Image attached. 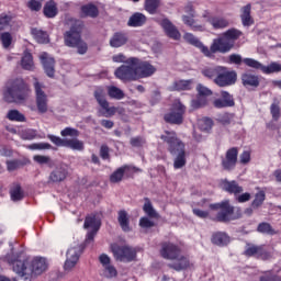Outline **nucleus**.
I'll list each match as a JSON object with an SVG mask.
<instances>
[{"instance_id":"nucleus-36","label":"nucleus","mask_w":281,"mask_h":281,"mask_svg":"<svg viewBox=\"0 0 281 281\" xmlns=\"http://www.w3.org/2000/svg\"><path fill=\"white\" fill-rule=\"evenodd\" d=\"M31 33L33 34L35 41H37L40 44L45 45L46 43H49V35L47 32L38 29H32Z\"/></svg>"},{"instance_id":"nucleus-40","label":"nucleus","mask_w":281,"mask_h":281,"mask_svg":"<svg viewBox=\"0 0 281 281\" xmlns=\"http://www.w3.org/2000/svg\"><path fill=\"white\" fill-rule=\"evenodd\" d=\"M270 115L272 116L273 122H278L281 117V108L278 99H274L270 105Z\"/></svg>"},{"instance_id":"nucleus-48","label":"nucleus","mask_w":281,"mask_h":281,"mask_svg":"<svg viewBox=\"0 0 281 281\" xmlns=\"http://www.w3.org/2000/svg\"><path fill=\"white\" fill-rule=\"evenodd\" d=\"M10 194H11V200L13 201H21L23 200V189H21V184L16 183L14 184L11 190H10Z\"/></svg>"},{"instance_id":"nucleus-17","label":"nucleus","mask_w":281,"mask_h":281,"mask_svg":"<svg viewBox=\"0 0 281 281\" xmlns=\"http://www.w3.org/2000/svg\"><path fill=\"white\" fill-rule=\"evenodd\" d=\"M236 164H238V147H232L226 150L225 157H222V168L232 172L236 168Z\"/></svg>"},{"instance_id":"nucleus-18","label":"nucleus","mask_w":281,"mask_h":281,"mask_svg":"<svg viewBox=\"0 0 281 281\" xmlns=\"http://www.w3.org/2000/svg\"><path fill=\"white\" fill-rule=\"evenodd\" d=\"M181 254V248L172 243H162L160 249V256L166 260H177Z\"/></svg>"},{"instance_id":"nucleus-13","label":"nucleus","mask_w":281,"mask_h":281,"mask_svg":"<svg viewBox=\"0 0 281 281\" xmlns=\"http://www.w3.org/2000/svg\"><path fill=\"white\" fill-rule=\"evenodd\" d=\"M82 251H85V246L82 245H76L67 250L66 261L64 263L65 271H71V269L78 265V260H80Z\"/></svg>"},{"instance_id":"nucleus-60","label":"nucleus","mask_w":281,"mask_h":281,"mask_svg":"<svg viewBox=\"0 0 281 281\" xmlns=\"http://www.w3.org/2000/svg\"><path fill=\"white\" fill-rule=\"evenodd\" d=\"M104 276L105 278H115V276H117V270L112 265L105 266Z\"/></svg>"},{"instance_id":"nucleus-14","label":"nucleus","mask_w":281,"mask_h":281,"mask_svg":"<svg viewBox=\"0 0 281 281\" xmlns=\"http://www.w3.org/2000/svg\"><path fill=\"white\" fill-rule=\"evenodd\" d=\"M33 87L35 89V102L38 113H47V94L43 89H45V86L43 83L38 82L37 79H35Z\"/></svg>"},{"instance_id":"nucleus-38","label":"nucleus","mask_w":281,"mask_h":281,"mask_svg":"<svg viewBox=\"0 0 281 281\" xmlns=\"http://www.w3.org/2000/svg\"><path fill=\"white\" fill-rule=\"evenodd\" d=\"M65 147L71 148V150H85V143L78 138H71L65 140Z\"/></svg>"},{"instance_id":"nucleus-30","label":"nucleus","mask_w":281,"mask_h":281,"mask_svg":"<svg viewBox=\"0 0 281 281\" xmlns=\"http://www.w3.org/2000/svg\"><path fill=\"white\" fill-rule=\"evenodd\" d=\"M145 24H146V15L139 12L132 14L127 21L128 27H142V25H145Z\"/></svg>"},{"instance_id":"nucleus-54","label":"nucleus","mask_w":281,"mask_h":281,"mask_svg":"<svg viewBox=\"0 0 281 281\" xmlns=\"http://www.w3.org/2000/svg\"><path fill=\"white\" fill-rule=\"evenodd\" d=\"M22 166H23V162L19 159L7 161V170H9V172H14V170H19V168Z\"/></svg>"},{"instance_id":"nucleus-44","label":"nucleus","mask_w":281,"mask_h":281,"mask_svg":"<svg viewBox=\"0 0 281 281\" xmlns=\"http://www.w3.org/2000/svg\"><path fill=\"white\" fill-rule=\"evenodd\" d=\"M210 23L214 27V30H223L224 27H227L229 25V22L224 18L213 16L210 20Z\"/></svg>"},{"instance_id":"nucleus-12","label":"nucleus","mask_w":281,"mask_h":281,"mask_svg":"<svg viewBox=\"0 0 281 281\" xmlns=\"http://www.w3.org/2000/svg\"><path fill=\"white\" fill-rule=\"evenodd\" d=\"M114 76L123 82L137 80V68L133 64L122 65L114 71Z\"/></svg>"},{"instance_id":"nucleus-51","label":"nucleus","mask_w":281,"mask_h":281,"mask_svg":"<svg viewBox=\"0 0 281 281\" xmlns=\"http://www.w3.org/2000/svg\"><path fill=\"white\" fill-rule=\"evenodd\" d=\"M157 8H159V0H145V10H147L149 14H155Z\"/></svg>"},{"instance_id":"nucleus-33","label":"nucleus","mask_w":281,"mask_h":281,"mask_svg":"<svg viewBox=\"0 0 281 281\" xmlns=\"http://www.w3.org/2000/svg\"><path fill=\"white\" fill-rule=\"evenodd\" d=\"M194 85V80H178L173 82V91H190Z\"/></svg>"},{"instance_id":"nucleus-61","label":"nucleus","mask_w":281,"mask_h":281,"mask_svg":"<svg viewBox=\"0 0 281 281\" xmlns=\"http://www.w3.org/2000/svg\"><path fill=\"white\" fill-rule=\"evenodd\" d=\"M27 8H30L32 12H41V8H43V4L38 0H30L27 3Z\"/></svg>"},{"instance_id":"nucleus-46","label":"nucleus","mask_w":281,"mask_h":281,"mask_svg":"<svg viewBox=\"0 0 281 281\" xmlns=\"http://www.w3.org/2000/svg\"><path fill=\"white\" fill-rule=\"evenodd\" d=\"M143 212H145L149 218H157V211H155V207H153V202H150V199L148 198H145Z\"/></svg>"},{"instance_id":"nucleus-32","label":"nucleus","mask_w":281,"mask_h":281,"mask_svg":"<svg viewBox=\"0 0 281 281\" xmlns=\"http://www.w3.org/2000/svg\"><path fill=\"white\" fill-rule=\"evenodd\" d=\"M184 41H187V43H189L190 45H193V47H198V49H200L201 54H205V45L203 44V42L200 41L199 37L192 35V33H187L183 36Z\"/></svg>"},{"instance_id":"nucleus-31","label":"nucleus","mask_w":281,"mask_h":281,"mask_svg":"<svg viewBox=\"0 0 281 281\" xmlns=\"http://www.w3.org/2000/svg\"><path fill=\"white\" fill-rule=\"evenodd\" d=\"M82 16H89L90 19H98L100 15V10L95 4L89 3L81 7Z\"/></svg>"},{"instance_id":"nucleus-20","label":"nucleus","mask_w":281,"mask_h":281,"mask_svg":"<svg viewBox=\"0 0 281 281\" xmlns=\"http://www.w3.org/2000/svg\"><path fill=\"white\" fill-rule=\"evenodd\" d=\"M159 25L162 27L166 36L168 38H172V41H180L181 40V32L179 29L175 26V24L169 19H162L159 22Z\"/></svg>"},{"instance_id":"nucleus-55","label":"nucleus","mask_w":281,"mask_h":281,"mask_svg":"<svg viewBox=\"0 0 281 281\" xmlns=\"http://www.w3.org/2000/svg\"><path fill=\"white\" fill-rule=\"evenodd\" d=\"M33 161L40 164V166H49V164H52V158L49 156L35 155Z\"/></svg>"},{"instance_id":"nucleus-29","label":"nucleus","mask_w":281,"mask_h":281,"mask_svg":"<svg viewBox=\"0 0 281 281\" xmlns=\"http://www.w3.org/2000/svg\"><path fill=\"white\" fill-rule=\"evenodd\" d=\"M240 19L244 27H250V25H254V18H251V4H247L241 8Z\"/></svg>"},{"instance_id":"nucleus-50","label":"nucleus","mask_w":281,"mask_h":281,"mask_svg":"<svg viewBox=\"0 0 281 281\" xmlns=\"http://www.w3.org/2000/svg\"><path fill=\"white\" fill-rule=\"evenodd\" d=\"M212 126H214V121L210 117H204L201 121H199V128L204 131V133H209V131H212Z\"/></svg>"},{"instance_id":"nucleus-43","label":"nucleus","mask_w":281,"mask_h":281,"mask_svg":"<svg viewBox=\"0 0 281 281\" xmlns=\"http://www.w3.org/2000/svg\"><path fill=\"white\" fill-rule=\"evenodd\" d=\"M182 21L186 25H189V27H191V30H193L194 32H203V25L196 24L194 18H192L191 15H183Z\"/></svg>"},{"instance_id":"nucleus-2","label":"nucleus","mask_w":281,"mask_h":281,"mask_svg":"<svg viewBox=\"0 0 281 281\" xmlns=\"http://www.w3.org/2000/svg\"><path fill=\"white\" fill-rule=\"evenodd\" d=\"M85 30V22L76 20L71 23L70 29L64 33V43L66 47L77 49V54L85 56L89 52V45L82 41V31Z\"/></svg>"},{"instance_id":"nucleus-42","label":"nucleus","mask_w":281,"mask_h":281,"mask_svg":"<svg viewBox=\"0 0 281 281\" xmlns=\"http://www.w3.org/2000/svg\"><path fill=\"white\" fill-rule=\"evenodd\" d=\"M221 70V66H215V67H207L202 69V76L204 78H209V80H214L218 77V71Z\"/></svg>"},{"instance_id":"nucleus-35","label":"nucleus","mask_w":281,"mask_h":281,"mask_svg":"<svg viewBox=\"0 0 281 281\" xmlns=\"http://www.w3.org/2000/svg\"><path fill=\"white\" fill-rule=\"evenodd\" d=\"M128 165L122 166L117 168L111 176H110V181L111 183H120L124 179V172L128 170Z\"/></svg>"},{"instance_id":"nucleus-3","label":"nucleus","mask_w":281,"mask_h":281,"mask_svg":"<svg viewBox=\"0 0 281 281\" xmlns=\"http://www.w3.org/2000/svg\"><path fill=\"white\" fill-rule=\"evenodd\" d=\"M5 100L12 102H25L30 98V86L23 79H15L4 95Z\"/></svg>"},{"instance_id":"nucleus-1","label":"nucleus","mask_w":281,"mask_h":281,"mask_svg":"<svg viewBox=\"0 0 281 281\" xmlns=\"http://www.w3.org/2000/svg\"><path fill=\"white\" fill-rule=\"evenodd\" d=\"M160 139L168 144V150L171 155H176L173 160L175 170H181L188 164L186 159V145L179 137H177V132L175 131H165L160 136Z\"/></svg>"},{"instance_id":"nucleus-24","label":"nucleus","mask_w":281,"mask_h":281,"mask_svg":"<svg viewBox=\"0 0 281 281\" xmlns=\"http://www.w3.org/2000/svg\"><path fill=\"white\" fill-rule=\"evenodd\" d=\"M229 241V235H227L225 232H215L212 234L211 243L217 247H227Z\"/></svg>"},{"instance_id":"nucleus-11","label":"nucleus","mask_w":281,"mask_h":281,"mask_svg":"<svg viewBox=\"0 0 281 281\" xmlns=\"http://www.w3.org/2000/svg\"><path fill=\"white\" fill-rule=\"evenodd\" d=\"M112 251L120 262H133L137 258V250L131 246H115Z\"/></svg>"},{"instance_id":"nucleus-59","label":"nucleus","mask_w":281,"mask_h":281,"mask_svg":"<svg viewBox=\"0 0 281 281\" xmlns=\"http://www.w3.org/2000/svg\"><path fill=\"white\" fill-rule=\"evenodd\" d=\"M222 100L225 101L228 108L234 106L236 102L234 101V95L229 94L227 91H222Z\"/></svg>"},{"instance_id":"nucleus-6","label":"nucleus","mask_w":281,"mask_h":281,"mask_svg":"<svg viewBox=\"0 0 281 281\" xmlns=\"http://www.w3.org/2000/svg\"><path fill=\"white\" fill-rule=\"evenodd\" d=\"M210 210L217 212L215 216L217 223H228L229 216L234 214V206L229 203V200L210 204Z\"/></svg>"},{"instance_id":"nucleus-9","label":"nucleus","mask_w":281,"mask_h":281,"mask_svg":"<svg viewBox=\"0 0 281 281\" xmlns=\"http://www.w3.org/2000/svg\"><path fill=\"white\" fill-rule=\"evenodd\" d=\"M183 115H186V105L181 101L173 103L172 109L169 113L165 114L164 120L167 124H183Z\"/></svg>"},{"instance_id":"nucleus-26","label":"nucleus","mask_w":281,"mask_h":281,"mask_svg":"<svg viewBox=\"0 0 281 281\" xmlns=\"http://www.w3.org/2000/svg\"><path fill=\"white\" fill-rule=\"evenodd\" d=\"M223 190L225 192H228V194H234L235 196H238V194H241L243 187L236 182V180H224L223 181Z\"/></svg>"},{"instance_id":"nucleus-4","label":"nucleus","mask_w":281,"mask_h":281,"mask_svg":"<svg viewBox=\"0 0 281 281\" xmlns=\"http://www.w3.org/2000/svg\"><path fill=\"white\" fill-rule=\"evenodd\" d=\"M93 98L100 106L98 113L102 117H113V115L117 113V108L111 106L109 100H106V90H104V88H95Z\"/></svg>"},{"instance_id":"nucleus-62","label":"nucleus","mask_w":281,"mask_h":281,"mask_svg":"<svg viewBox=\"0 0 281 281\" xmlns=\"http://www.w3.org/2000/svg\"><path fill=\"white\" fill-rule=\"evenodd\" d=\"M48 139L55 144V146H65L67 139H63L59 136L48 134Z\"/></svg>"},{"instance_id":"nucleus-16","label":"nucleus","mask_w":281,"mask_h":281,"mask_svg":"<svg viewBox=\"0 0 281 281\" xmlns=\"http://www.w3.org/2000/svg\"><path fill=\"white\" fill-rule=\"evenodd\" d=\"M101 225L100 220H98L95 215L86 217L83 227L85 229H89V227L91 228L87 234L86 244L93 243V238H95V234L100 231Z\"/></svg>"},{"instance_id":"nucleus-53","label":"nucleus","mask_w":281,"mask_h":281,"mask_svg":"<svg viewBox=\"0 0 281 281\" xmlns=\"http://www.w3.org/2000/svg\"><path fill=\"white\" fill-rule=\"evenodd\" d=\"M0 41L2 43V47H4V49H8V47L12 45V34H10V32L1 33Z\"/></svg>"},{"instance_id":"nucleus-47","label":"nucleus","mask_w":281,"mask_h":281,"mask_svg":"<svg viewBox=\"0 0 281 281\" xmlns=\"http://www.w3.org/2000/svg\"><path fill=\"white\" fill-rule=\"evenodd\" d=\"M7 120H10V122H25V115L19 110H10L7 113Z\"/></svg>"},{"instance_id":"nucleus-22","label":"nucleus","mask_w":281,"mask_h":281,"mask_svg":"<svg viewBox=\"0 0 281 281\" xmlns=\"http://www.w3.org/2000/svg\"><path fill=\"white\" fill-rule=\"evenodd\" d=\"M241 85L245 89H258L260 87V77L251 72H244L241 75Z\"/></svg>"},{"instance_id":"nucleus-34","label":"nucleus","mask_w":281,"mask_h":281,"mask_svg":"<svg viewBox=\"0 0 281 281\" xmlns=\"http://www.w3.org/2000/svg\"><path fill=\"white\" fill-rule=\"evenodd\" d=\"M257 232L259 234H266L267 236H276L278 231H274L273 226L267 222L259 223L257 226Z\"/></svg>"},{"instance_id":"nucleus-21","label":"nucleus","mask_w":281,"mask_h":281,"mask_svg":"<svg viewBox=\"0 0 281 281\" xmlns=\"http://www.w3.org/2000/svg\"><path fill=\"white\" fill-rule=\"evenodd\" d=\"M40 60L44 67V71L48 78H54V74H56V60L54 57H50L47 53H42L40 56Z\"/></svg>"},{"instance_id":"nucleus-41","label":"nucleus","mask_w":281,"mask_h":281,"mask_svg":"<svg viewBox=\"0 0 281 281\" xmlns=\"http://www.w3.org/2000/svg\"><path fill=\"white\" fill-rule=\"evenodd\" d=\"M21 65L26 71H32V69H34V58L29 52L24 53Z\"/></svg>"},{"instance_id":"nucleus-49","label":"nucleus","mask_w":281,"mask_h":281,"mask_svg":"<svg viewBox=\"0 0 281 281\" xmlns=\"http://www.w3.org/2000/svg\"><path fill=\"white\" fill-rule=\"evenodd\" d=\"M12 19H14V16L11 13L0 14V32L9 27L10 23H12Z\"/></svg>"},{"instance_id":"nucleus-25","label":"nucleus","mask_w":281,"mask_h":281,"mask_svg":"<svg viewBox=\"0 0 281 281\" xmlns=\"http://www.w3.org/2000/svg\"><path fill=\"white\" fill-rule=\"evenodd\" d=\"M43 14L46 19H56L58 16V4L56 1H47L43 8Z\"/></svg>"},{"instance_id":"nucleus-15","label":"nucleus","mask_w":281,"mask_h":281,"mask_svg":"<svg viewBox=\"0 0 281 281\" xmlns=\"http://www.w3.org/2000/svg\"><path fill=\"white\" fill-rule=\"evenodd\" d=\"M244 256H247V258H258L259 260H269L271 258V254L265 249V245L258 246L250 243L246 244Z\"/></svg>"},{"instance_id":"nucleus-45","label":"nucleus","mask_w":281,"mask_h":281,"mask_svg":"<svg viewBox=\"0 0 281 281\" xmlns=\"http://www.w3.org/2000/svg\"><path fill=\"white\" fill-rule=\"evenodd\" d=\"M266 199H267V194L265 193V191L257 192L255 194L254 201L251 202L252 210H258V207H261Z\"/></svg>"},{"instance_id":"nucleus-37","label":"nucleus","mask_w":281,"mask_h":281,"mask_svg":"<svg viewBox=\"0 0 281 281\" xmlns=\"http://www.w3.org/2000/svg\"><path fill=\"white\" fill-rule=\"evenodd\" d=\"M170 269H175V271H183V269H188L190 267V260L186 257H180L176 262L169 263Z\"/></svg>"},{"instance_id":"nucleus-28","label":"nucleus","mask_w":281,"mask_h":281,"mask_svg":"<svg viewBox=\"0 0 281 281\" xmlns=\"http://www.w3.org/2000/svg\"><path fill=\"white\" fill-rule=\"evenodd\" d=\"M227 43L232 44V48L234 49V45L236 41H238L243 36V32L238 29H229L222 34Z\"/></svg>"},{"instance_id":"nucleus-23","label":"nucleus","mask_w":281,"mask_h":281,"mask_svg":"<svg viewBox=\"0 0 281 281\" xmlns=\"http://www.w3.org/2000/svg\"><path fill=\"white\" fill-rule=\"evenodd\" d=\"M128 43V33L126 32H115L110 38V47L117 49L119 47H124Z\"/></svg>"},{"instance_id":"nucleus-56","label":"nucleus","mask_w":281,"mask_h":281,"mask_svg":"<svg viewBox=\"0 0 281 281\" xmlns=\"http://www.w3.org/2000/svg\"><path fill=\"white\" fill-rule=\"evenodd\" d=\"M207 104V98L205 97H198L191 101L192 109H201V106H205Z\"/></svg>"},{"instance_id":"nucleus-63","label":"nucleus","mask_w":281,"mask_h":281,"mask_svg":"<svg viewBox=\"0 0 281 281\" xmlns=\"http://www.w3.org/2000/svg\"><path fill=\"white\" fill-rule=\"evenodd\" d=\"M36 135L37 133L35 130H26L22 134V139H27V140L36 139Z\"/></svg>"},{"instance_id":"nucleus-10","label":"nucleus","mask_w":281,"mask_h":281,"mask_svg":"<svg viewBox=\"0 0 281 281\" xmlns=\"http://www.w3.org/2000/svg\"><path fill=\"white\" fill-rule=\"evenodd\" d=\"M244 64H246L247 67H250L251 69H257V71H261L262 74H280L281 71V65L272 61L270 65L265 66L260 61L254 59V58H244Z\"/></svg>"},{"instance_id":"nucleus-7","label":"nucleus","mask_w":281,"mask_h":281,"mask_svg":"<svg viewBox=\"0 0 281 281\" xmlns=\"http://www.w3.org/2000/svg\"><path fill=\"white\" fill-rule=\"evenodd\" d=\"M126 65L136 66L137 80H139V78H150V76H154L155 71H157V68H155L150 63L140 61L137 57L127 58Z\"/></svg>"},{"instance_id":"nucleus-8","label":"nucleus","mask_w":281,"mask_h":281,"mask_svg":"<svg viewBox=\"0 0 281 281\" xmlns=\"http://www.w3.org/2000/svg\"><path fill=\"white\" fill-rule=\"evenodd\" d=\"M236 80H238V74L235 70H229V68L221 66L214 82L217 87H232L236 85Z\"/></svg>"},{"instance_id":"nucleus-19","label":"nucleus","mask_w":281,"mask_h":281,"mask_svg":"<svg viewBox=\"0 0 281 281\" xmlns=\"http://www.w3.org/2000/svg\"><path fill=\"white\" fill-rule=\"evenodd\" d=\"M69 177V169L66 165L57 166L48 176V183H63Z\"/></svg>"},{"instance_id":"nucleus-39","label":"nucleus","mask_w":281,"mask_h":281,"mask_svg":"<svg viewBox=\"0 0 281 281\" xmlns=\"http://www.w3.org/2000/svg\"><path fill=\"white\" fill-rule=\"evenodd\" d=\"M108 95L112 100H124L125 97L124 91L115 86L108 87Z\"/></svg>"},{"instance_id":"nucleus-64","label":"nucleus","mask_w":281,"mask_h":281,"mask_svg":"<svg viewBox=\"0 0 281 281\" xmlns=\"http://www.w3.org/2000/svg\"><path fill=\"white\" fill-rule=\"evenodd\" d=\"M259 281H281L278 274H263L259 278Z\"/></svg>"},{"instance_id":"nucleus-27","label":"nucleus","mask_w":281,"mask_h":281,"mask_svg":"<svg viewBox=\"0 0 281 281\" xmlns=\"http://www.w3.org/2000/svg\"><path fill=\"white\" fill-rule=\"evenodd\" d=\"M117 221L123 232H131V217L128 216V212H126L125 210L119 211Z\"/></svg>"},{"instance_id":"nucleus-57","label":"nucleus","mask_w":281,"mask_h":281,"mask_svg":"<svg viewBox=\"0 0 281 281\" xmlns=\"http://www.w3.org/2000/svg\"><path fill=\"white\" fill-rule=\"evenodd\" d=\"M61 137H78L80 133L78 130L72 128V127H66L60 132Z\"/></svg>"},{"instance_id":"nucleus-5","label":"nucleus","mask_w":281,"mask_h":281,"mask_svg":"<svg viewBox=\"0 0 281 281\" xmlns=\"http://www.w3.org/2000/svg\"><path fill=\"white\" fill-rule=\"evenodd\" d=\"M232 43L227 42L223 35L214 38L211 46H205L204 56L206 58H215V54H229L232 52Z\"/></svg>"},{"instance_id":"nucleus-58","label":"nucleus","mask_w":281,"mask_h":281,"mask_svg":"<svg viewBox=\"0 0 281 281\" xmlns=\"http://www.w3.org/2000/svg\"><path fill=\"white\" fill-rule=\"evenodd\" d=\"M196 91H198V95H200V98H207V95H212V90H210L207 87L199 83L196 86Z\"/></svg>"},{"instance_id":"nucleus-52","label":"nucleus","mask_w":281,"mask_h":281,"mask_svg":"<svg viewBox=\"0 0 281 281\" xmlns=\"http://www.w3.org/2000/svg\"><path fill=\"white\" fill-rule=\"evenodd\" d=\"M27 148L29 150H49L52 145L49 143H33Z\"/></svg>"}]
</instances>
